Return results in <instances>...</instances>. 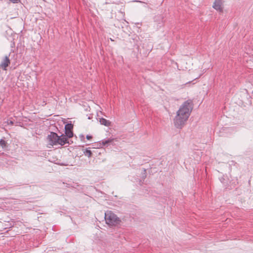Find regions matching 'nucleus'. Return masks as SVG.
I'll return each mask as SVG.
<instances>
[{"label":"nucleus","mask_w":253,"mask_h":253,"mask_svg":"<svg viewBox=\"0 0 253 253\" xmlns=\"http://www.w3.org/2000/svg\"><path fill=\"white\" fill-rule=\"evenodd\" d=\"M192 102L187 100L184 102L177 111L173 122L175 126L177 128H181L187 121L192 110Z\"/></svg>","instance_id":"1"},{"label":"nucleus","mask_w":253,"mask_h":253,"mask_svg":"<svg viewBox=\"0 0 253 253\" xmlns=\"http://www.w3.org/2000/svg\"><path fill=\"white\" fill-rule=\"evenodd\" d=\"M47 140L48 145L52 146L57 145L63 146L68 142V138L66 136L61 135L60 136H59L57 133L53 132H51L48 135Z\"/></svg>","instance_id":"2"},{"label":"nucleus","mask_w":253,"mask_h":253,"mask_svg":"<svg viewBox=\"0 0 253 253\" xmlns=\"http://www.w3.org/2000/svg\"><path fill=\"white\" fill-rule=\"evenodd\" d=\"M106 223L110 226H115L120 224L121 220L114 213L107 211L105 213Z\"/></svg>","instance_id":"3"},{"label":"nucleus","mask_w":253,"mask_h":253,"mask_svg":"<svg viewBox=\"0 0 253 253\" xmlns=\"http://www.w3.org/2000/svg\"><path fill=\"white\" fill-rule=\"evenodd\" d=\"M10 64V61L8 56H5L3 58L2 61L0 64V69L1 68L3 70H7V67L9 66Z\"/></svg>","instance_id":"4"},{"label":"nucleus","mask_w":253,"mask_h":253,"mask_svg":"<svg viewBox=\"0 0 253 253\" xmlns=\"http://www.w3.org/2000/svg\"><path fill=\"white\" fill-rule=\"evenodd\" d=\"M212 7L219 12L223 11V2L221 0H215Z\"/></svg>","instance_id":"5"},{"label":"nucleus","mask_w":253,"mask_h":253,"mask_svg":"<svg viewBox=\"0 0 253 253\" xmlns=\"http://www.w3.org/2000/svg\"><path fill=\"white\" fill-rule=\"evenodd\" d=\"M72 124H67L65 126L66 137L68 138H71L73 136V133L72 131Z\"/></svg>","instance_id":"6"},{"label":"nucleus","mask_w":253,"mask_h":253,"mask_svg":"<svg viewBox=\"0 0 253 253\" xmlns=\"http://www.w3.org/2000/svg\"><path fill=\"white\" fill-rule=\"evenodd\" d=\"M114 140V138H109L107 140H102L100 143V146H105L109 143H112Z\"/></svg>","instance_id":"7"},{"label":"nucleus","mask_w":253,"mask_h":253,"mask_svg":"<svg viewBox=\"0 0 253 253\" xmlns=\"http://www.w3.org/2000/svg\"><path fill=\"white\" fill-rule=\"evenodd\" d=\"M99 122L101 125L106 126H109L111 125V122L104 118H100Z\"/></svg>","instance_id":"8"},{"label":"nucleus","mask_w":253,"mask_h":253,"mask_svg":"<svg viewBox=\"0 0 253 253\" xmlns=\"http://www.w3.org/2000/svg\"><path fill=\"white\" fill-rule=\"evenodd\" d=\"M84 154L85 155L87 156L88 157H90L92 155V153L90 150L86 149L84 152Z\"/></svg>","instance_id":"9"},{"label":"nucleus","mask_w":253,"mask_h":253,"mask_svg":"<svg viewBox=\"0 0 253 253\" xmlns=\"http://www.w3.org/2000/svg\"><path fill=\"white\" fill-rule=\"evenodd\" d=\"M0 145L2 148L5 147L6 146V142L3 139H0Z\"/></svg>","instance_id":"10"},{"label":"nucleus","mask_w":253,"mask_h":253,"mask_svg":"<svg viewBox=\"0 0 253 253\" xmlns=\"http://www.w3.org/2000/svg\"><path fill=\"white\" fill-rule=\"evenodd\" d=\"M9 1H10L11 2H12L14 3H18L19 2H20V0H9Z\"/></svg>","instance_id":"11"},{"label":"nucleus","mask_w":253,"mask_h":253,"mask_svg":"<svg viewBox=\"0 0 253 253\" xmlns=\"http://www.w3.org/2000/svg\"><path fill=\"white\" fill-rule=\"evenodd\" d=\"M86 138H87L88 140H90V139H91L92 136H90V135H86Z\"/></svg>","instance_id":"12"}]
</instances>
